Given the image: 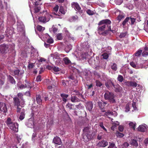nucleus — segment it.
<instances>
[{
	"label": "nucleus",
	"mask_w": 148,
	"mask_h": 148,
	"mask_svg": "<svg viewBox=\"0 0 148 148\" xmlns=\"http://www.w3.org/2000/svg\"><path fill=\"white\" fill-rule=\"evenodd\" d=\"M111 23V21H110L108 19H105L101 21L99 23V25H101L103 24H104V25L101 27H99L98 28V30L101 31H103L104 30L106 26H107V27H108V31H111L112 32H114V31L111 29L110 26V25Z\"/></svg>",
	"instance_id": "f257e3e1"
},
{
	"label": "nucleus",
	"mask_w": 148,
	"mask_h": 148,
	"mask_svg": "<svg viewBox=\"0 0 148 148\" xmlns=\"http://www.w3.org/2000/svg\"><path fill=\"white\" fill-rule=\"evenodd\" d=\"M104 96L105 99L108 100L111 103H115L116 101L114 99L115 96L113 93L108 91L106 92L104 94Z\"/></svg>",
	"instance_id": "f03ea898"
},
{
	"label": "nucleus",
	"mask_w": 148,
	"mask_h": 148,
	"mask_svg": "<svg viewBox=\"0 0 148 148\" xmlns=\"http://www.w3.org/2000/svg\"><path fill=\"white\" fill-rule=\"evenodd\" d=\"M11 46L5 44L0 45V51L2 53H7L9 51V49H10Z\"/></svg>",
	"instance_id": "7ed1b4c3"
},
{
	"label": "nucleus",
	"mask_w": 148,
	"mask_h": 148,
	"mask_svg": "<svg viewBox=\"0 0 148 148\" xmlns=\"http://www.w3.org/2000/svg\"><path fill=\"white\" fill-rule=\"evenodd\" d=\"M26 125L28 127L32 128L33 127L35 130L34 125L35 123L34 121V118L31 117L29 119L26 123Z\"/></svg>",
	"instance_id": "20e7f679"
},
{
	"label": "nucleus",
	"mask_w": 148,
	"mask_h": 148,
	"mask_svg": "<svg viewBox=\"0 0 148 148\" xmlns=\"http://www.w3.org/2000/svg\"><path fill=\"white\" fill-rule=\"evenodd\" d=\"M35 3L33 4V7H34V8L33 9V8L31 7V8H32V10L33 9L34 10V13H37L39 11L40 9V8L39 7H38L37 5L38 4L37 3V2H35ZM32 16L33 17V16L32 14V12L31 13Z\"/></svg>",
	"instance_id": "39448f33"
},
{
	"label": "nucleus",
	"mask_w": 148,
	"mask_h": 148,
	"mask_svg": "<svg viewBox=\"0 0 148 148\" xmlns=\"http://www.w3.org/2000/svg\"><path fill=\"white\" fill-rule=\"evenodd\" d=\"M0 110L3 112H6L7 109L5 104L3 102L0 103Z\"/></svg>",
	"instance_id": "423d86ee"
},
{
	"label": "nucleus",
	"mask_w": 148,
	"mask_h": 148,
	"mask_svg": "<svg viewBox=\"0 0 148 148\" xmlns=\"http://www.w3.org/2000/svg\"><path fill=\"white\" fill-rule=\"evenodd\" d=\"M64 56V55H60L57 53H55L54 54H51V57L53 58V59H58L61 57H63Z\"/></svg>",
	"instance_id": "0eeeda50"
},
{
	"label": "nucleus",
	"mask_w": 148,
	"mask_h": 148,
	"mask_svg": "<svg viewBox=\"0 0 148 148\" xmlns=\"http://www.w3.org/2000/svg\"><path fill=\"white\" fill-rule=\"evenodd\" d=\"M53 143L56 144L60 145L62 143L61 140L60 138L57 136L54 137L53 141Z\"/></svg>",
	"instance_id": "6e6552de"
},
{
	"label": "nucleus",
	"mask_w": 148,
	"mask_h": 148,
	"mask_svg": "<svg viewBox=\"0 0 148 148\" xmlns=\"http://www.w3.org/2000/svg\"><path fill=\"white\" fill-rule=\"evenodd\" d=\"M105 115L107 116L109 118V116L111 115H114L116 116L117 115V113L115 111L111 112L110 111H108L105 114Z\"/></svg>",
	"instance_id": "1a4fd4ad"
},
{
	"label": "nucleus",
	"mask_w": 148,
	"mask_h": 148,
	"mask_svg": "<svg viewBox=\"0 0 148 148\" xmlns=\"http://www.w3.org/2000/svg\"><path fill=\"white\" fill-rule=\"evenodd\" d=\"M107 103L106 102L103 101H99L98 102V106L101 109H103Z\"/></svg>",
	"instance_id": "9d476101"
},
{
	"label": "nucleus",
	"mask_w": 148,
	"mask_h": 148,
	"mask_svg": "<svg viewBox=\"0 0 148 148\" xmlns=\"http://www.w3.org/2000/svg\"><path fill=\"white\" fill-rule=\"evenodd\" d=\"M13 125H12V127L13 128V129H10L15 132H17L18 131V124L16 123H13Z\"/></svg>",
	"instance_id": "9b49d317"
},
{
	"label": "nucleus",
	"mask_w": 148,
	"mask_h": 148,
	"mask_svg": "<svg viewBox=\"0 0 148 148\" xmlns=\"http://www.w3.org/2000/svg\"><path fill=\"white\" fill-rule=\"evenodd\" d=\"M146 125L144 124L143 125H140L137 128V130L138 131L144 132L146 129Z\"/></svg>",
	"instance_id": "f8f14e48"
},
{
	"label": "nucleus",
	"mask_w": 148,
	"mask_h": 148,
	"mask_svg": "<svg viewBox=\"0 0 148 148\" xmlns=\"http://www.w3.org/2000/svg\"><path fill=\"white\" fill-rule=\"evenodd\" d=\"M39 37L43 40H47V39L50 38V36L47 34H46L43 35H42L41 36V35H39Z\"/></svg>",
	"instance_id": "ddd939ff"
},
{
	"label": "nucleus",
	"mask_w": 148,
	"mask_h": 148,
	"mask_svg": "<svg viewBox=\"0 0 148 148\" xmlns=\"http://www.w3.org/2000/svg\"><path fill=\"white\" fill-rule=\"evenodd\" d=\"M14 123L12 122L10 118H8L7 120V124L10 129H13L12 127V126L13 125V123Z\"/></svg>",
	"instance_id": "4468645a"
},
{
	"label": "nucleus",
	"mask_w": 148,
	"mask_h": 148,
	"mask_svg": "<svg viewBox=\"0 0 148 148\" xmlns=\"http://www.w3.org/2000/svg\"><path fill=\"white\" fill-rule=\"evenodd\" d=\"M31 56L38 57V51L34 49H33L31 50Z\"/></svg>",
	"instance_id": "2eb2a0df"
},
{
	"label": "nucleus",
	"mask_w": 148,
	"mask_h": 148,
	"mask_svg": "<svg viewBox=\"0 0 148 148\" xmlns=\"http://www.w3.org/2000/svg\"><path fill=\"white\" fill-rule=\"evenodd\" d=\"M108 145V143L105 141L103 140L99 142L98 144V145L101 147H104Z\"/></svg>",
	"instance_id": "dca6fc26"
},
{
	"label": "nucleus",
	"mask_w": 148,
	"mask_h": 148,
	"mask_svg": "<svg viewBox=\"0 0 148 148\" xmlns=\"http://www.w3.org/2000/svg\"><path fill=\"white\" fill-rule=\"evenodd\" d=\"M93 104L91 102H88L86 105V108L89 111H91L93 108Z\"/></svg>",
	"instance_id": "f3484780"
},
{
	"label": "nucleus",
	"mask_w": 148,
	"mask_h": 148,
	"mask_svg": "<svg viewBox=\"0 0 148 148\" xmlns=\"http://www.w3.org/2000/svg\"><path fill=\"white\" fill-rule=\"evenodd\" d=\"M113 86L115 88V91L116 92H121L122 91V88L119 85L115 86L113 84H112Z\"/></svg>",
	"instance_id": "a211bd4d"
},
{
	"label": "nucleus",
	"mask_w": 148,
	"mask_h": 148,
	"mask_svg": "<svg viewBox=\"0 0 148 148\" xmlns=\"http://www.w3.org/2000/svg\"><path fill=\"white\" fill-rule=\"evenodd\" d=\"M14 103L15 106L17 107L19 106H20V101L19 99L17 97H14Z\"/></svg>",
	"instance_id": "6ab92c4d"
},
{
	"label": "nucleus",
	"mask_w": 148,
	"mask_h": 148,
	"mask_svg": "<svg viewBox=\"0 0 148 148\" xmlns=\"http://www.w3.org/2000/svg\"><path fill=\"white\" fill-rule=\"evenodd\" d=\"M72 7L78 10H80L81 8L78 3H72Z\"/></svg>",
	"instance_id": "aec40b11"
},
{
	"label": "nucleus",
	"mask_w": 148,
	"mask_h": 148,
	"mask_svg": "<svg viewBox=\"0 0 148 148\" xmlns=\"http://www.w3.org/2000/svg\"><path fill=\"white\" fill-rule=\"evenodd\" d=\"M46 84L48 85V88L50 90H51L53 88V86H52L50 85V84H52V82L51 81L48 79L46 80Z\"/></svg>",
	"instance_id": "412c9836"
},
{
	"label": "nucleus",
	"mask_w": 148,
	"mask_h": 148,
	"mask_svg": "<svg viewBox=\"0 0 148 148\" xmlns=\"http://www.w3.org/2000/svg\"><path fill=\"white\" fill-rule=\"evenodd\" d=\"M39 21L43 23L47 22L49 21L45 17H40L38 18Z\"/></svg>",
	"instance_id": "4be33fe9"
},
{
	"label": "nucleus",
	"mask_w": 148,
	"mask_h": 148,
	"mask_svg": "<svg viewBox=\"0 0 148 148\" xmlns=\"http://www.w3.org/2000/svg\"><path fill=\"white\" fill-rule=\"evenodd\" d=\"M119 123L118 121H116L112 123V126L111 127V129L113 130H115L116 127L117 126L119 125Z\"/></svg>",
	"instance_id": "5701e85b"
},
{
	"label": "nucleus",
	"mask_w": 148,
	"mask_h": 148,
	"mask_svg": "<svg viewBox=\"0 0 148 148\" xmlns=\"http://www.w3.org/2000/svg\"><path fill=\"white\" fill-rule=\"evenodd\" d=\"M29 7L30 8V10L31 11V12H32V8H31V6H32V3L33 4H34L35 3V2H37L36 1V0H29Z\"/></svg>",
	"instance_id": "b1692460"
},
{
	"label": "nucleus",
	"mask_w": 148,
	"mask_h": 148,
	"mask_svg": "<svg viewBox=\"0 0 148 148\" xmlns=\"http://www.w3.org/2000/svg\"><path fill=\"white\" fill-rule=\"evenodd\" d=\"M63 60L66 64H69L71 63V62L69 58L66 57L63 59Z\"/></svg>",
	"instance_id": "393cba45"
},
{
	"label": "nucleus",
	"mask_w": 148,
	"mask_h": 148,
	"mask_svg": "<svg viewBox=\"0 0 148 148\" xmlns=\"http://www.w3.org/2000/svg\"><path fill=\"white\" fill-rule=\"evenodd\" d=\"M8 79L10 82L12 84H14L15 83V82L13 77L10 75L8 76Z\"/></svg>",
	"instance_id": "a878e982"
},
{
	"label": "nucleus",
	"mask_w": 148,
	"mask_h": 148,
	"mask_svg": "<svg viewBox=\"0 0 148 148\" xmlns=\"http://www.w3.org/2000/svg\"><path fill=\"white\" fill-rule=\"evenodd\" d=\"M36 100L38 103L39 105L41 104L42 100L40 99V97L39 95H37L36 97Z\"/></svg>",
	"instance_id": "bb28decb"
},
{
	"label": "nucleus",
	"mask_w": 148,
	"mask_h": 148,
	"mask_svg": "<svg viewBox=\"0 0 148 148\" xmlns=\"http://www.w3.org/2000/svg\"><path fill=\"white\" fill-rule=\"evenodd\" d=\"M72 48V46L71 45L69 44L65 48V50L66 53H68Z\"/></svg>",
	"instance_id": "cd10ccee"
},
{
	"label": "nucleus",
	"mask_w": 148,
	"mask_h": 148,
	"mask_svg": "<svg viewBox=\"0 0 148 148\" xmlns=\"http://www.w3.org/2000/svg\"><path fill=\"white\" fill-rule=\"evenodd\" d=\"M131 143L132 145L134 146L137 147L138 146V144L137 142L135 140H132L131 141Z\"/></svg>",
	"instance_id": "c85d7f7f"
},
{
	"label": "nucleus",
	"mask_w": 148,
	"mask_h": 148,
	"mask_svg": "<svg viewBox=\"0 0 148 148\" xmlns=\"http://www.w3.org/2000/svg\"><path fill=\"white\" fill-rule=\"evenodd\" d=\"M59 6L58 5H56V6L53 9L54 12L53 13L54 14L56 15H58V14L57 13V12L58 10Z\"/></svg>",
	"instance_id": "c756f323"
},
{
	"label": "nucleus",
	"mask_w": 148,
	"mask_h": 148,
	"mask_svg": "<svg viewBox=\"0 0 148 148\" xmlns=\"http://www.w3.org/2000/svg\"><path fill=\"white\" fill-rule=\"evenodd\" d=\"M131 106V104L130 103L127 104L125 106V112H128L130 110V107Z\"/></svg>",
	"instance_id": "7c9ffc66"
},
{
	"label": "nucleus",
	"mask_w": 148,
	"mask_h": 148,
	"mask_svg": "<svg viewBox=\"0 0 148 148\" xmlns=\"http://www.w3.org/2000/svg\"><path fill=\"white\" fill-rule=\"evenodd\" d=\"M37 29L39 32H42L45 30V28L40 25H38L37 26Z\"/></svg>",
	"instance_id": "2f4dec72"
},
{
	"label": "nucleus",
	"mask_w": 148,
	"mask_h": 148,
	"mask_svg": "<svg viewBox=\"0 0 148 148\" xmlns=\"http://www.w3.org/2000/svg\"><path fill=\"white\" fill-rule=\"evenodd\" d=\"M79 99L75 96H72L71 97V100L73 102L78 101Z\"/></svg>",
	"instance_id": "473e14b6"
},
{
	"label": "nucleus",
	"mask_w": 148,
	"mask_h": 148,
	"mask_svg": "<svg viewBox=\"0 0 148 148\" xmlns=\"http://www.w3.org/2000/svg\"><path fill=\"white\" fill-rule=\"evenodd\" d=\"M124 17V15L123 14H119L117 16V20H119V22Z\"/></svg>",
	"instance_id": "72a5a7b5"
},
{
	"label": "nucleus",
	"mask_w": 148,
	"mask_h": 148,
	"mask_svg": "<svg viewBox=\"0 0 148 148\" xmlns=\"http://www.w3.org/2000/svg\"><path fill=\"white\" fill-rule=\"evenodd\" d=\"M130 65L133 67L136 68L138 69L139 68V66L137 65H136L134 62H131L130 63Z\"/></svg>",
	"instance_id": "f704fd0d"
},
{
	"label": "nucleus",
	"mask_w": 148,
	"mask_h": 148,
	"mask_svg": "<svg viewBox=\"0 0 148 148\" xmlns=\"http://www.w3.org/2000/svg\"><path fill=\"white\" fill-rule=\"evenodd\" d=\"M65 31V34H66V36H68V37L70 39V40H71V39L73 40H74V38L73 37H70V34L68 32V31L67 30H66Z\"/></svg>",
	"instance_id": "c9c22d12"
},
{
	"label": "nucleus",
	"mask_w": 148,
	"mask_h": 148,
	"mask_svg": "<svg viewBox=\"0 0 148 148\" xmlns=\"http://www.w3.org/2000/svg\"><path fill=\"white\" fill-rule=\"evenodd\" d=\"M25 115L24 112L23 111L22 112L19 117V119L21 120H23L24 118Z\"/></svg>",
	"instance_id": "e433bc0d"
},
{
	"label": "nucleus",
	"mask_w": 148,
	"mask_h": 148,
	"mask_svg": "<svg viewBox=\"0 0 148 148\" xmlns=\"http://www.w3.org/2000/svg\"><path fill=\"white\" fill-rule=\"evenodd\" d=\"M136 124L135 123L133 122H130L129 123L130 126L133 128L134 130L136 128Z\"/></svg>",
	"instance_id": "4c0bfd02"
},
{
	"label": "nucleus",
	"mask_w": 148,
	"mask_h": 148,
	"mask_svg": "<svg viewBox=\"0 0 148 148\" xmlns=\"http://www.w3.org/2000/svg\"><path fill=\"white\" fill-rule=\"evenodd\" d=\"M60 58L57 59V60L56 61V64L57 65H60L62 62V60Z\"/></svg>",
	"instance_id": "58836bf2"
},
{
	"label": "nucleus",
	"mask_w": 148,
	"mask_h": 148,
	"mask_svg": "<svg viewBox=\"0 0 148 148\" xmlns=\"http://www.w3.org/2000/svg\"><path fill=\"white\" fill-rule=\"evenodd\" d=\"M59 11L62 14H65L66 10H64L62 6H60V8Z\"/></svg>",
	"instance_id": "ea45409f"
},
{
	"label": "nucleus",
	"mask_w": 148,
	"mask_h": 148,
	"mask_svg": "<svg viewBox=\"0 0 148 148\" xmlns=\"http://www.w3.org/2000/svg\"><path fill=\"white\" fill-rule=\"evenodd\" d=\"M25 82L26 83V84H25L26 88H31L32 86H31L30 84L26 80H25Z\"/></svg>",
	"instance_id": "a19ab883"
},
{
	"label": "nucleus",
	"mask_w": 148,
	"mask_h": 148,
	"mask_svg": "<svg viewBox=\"0 0 148 148\" xmlns=\"http://www.w3.org/2000/svg\"><path fill=\"white\" fill-rule=\"evenodd\" d=\"M111 69L114 71H116L117 69L116 65V64L113 63L112 65H111Z\"/></svg>",
	"instance_id": "79ce46f5"
},
{
	"label": "nucleus",
	"mask_w": 148,
	"mask_h": 148,
	"mask_svg": "<svg viewBox=\"0 0 148 148\" xmlns=\"http://www.w3.org/2000/svg\"><path fill=\"white\" fill-rule=\"evenodd\" d=\"M130 19V18H126L123 22L122 25H123V26H124L125 25L126 23Z\"/></svg>",
	"instance_id": "37998d69"
},
{
	"label": "nucleus",
	"mask_w": 148,
	"mask_h": 148,
	"mask_svg": "<svg viewBox=\"0 0 148 148\" xmlns=\"http://www.w3.org/2000/svg\"><path fill=\"white\" fill-rule=\"evenodd\" d=\"M57 38L58 40H61L63 38V36L61 33H59L57 34Z\"/></svg>",
	"instance_id": "c03bdc74"
},
{
	"label": "nucleus",
	"mask_w": 148,
	"mask_h": 148,
	"mask_svg": "<svg viewBox=\"0 0 148 148\" xmlns=\"http://www.w3.org/2000/svg\"><path fill=\"white\" fill-rule=\"evenodd\" d=\"M86 12L89 15H92L94 14V12L93 11L88 9L86 11Z\"/></svg>",
	"instance_id": "a18cd8bd"
},
{
	"label": "nucleus",
	"mask_w": 148,
	"mask_h": 148,
	"mask_svg": "<svg viewBox=\"0 0 148 148\" xmlns=\"http://www.w3.org/2000/svg\"><path fill=\"white\" fill-rule=\"evenodd\" d=\"M114 2L117 5H120L123 2L122 0H115Z\"/></svg>",
	"instance_id": "49530a36"
},
{
	"label": "nucleus",
	"mask_w": 148,
	"mask_h": 148,
	"mask_svg": "<svg viewBox=\"0 0 148 148\" xmlns=\"http://www.w3.org/2000/svg\"><path fill=\"white\" fill-rule=\"evenodd\" d=\"M53 70L54 72H58L60 71L61 69H59L58 67H55L53 69Z\"/></svg>",
	"instance_id": "de8ad7c7"
},
{
	"label": "nucleus",
	"mask_w": 148,
	"mask_h": 148,
	"mask_svg": "<svg viewBox=\"0 0 148 148\" xmlns=\"http://www.w3.org/2000/svg\"><path fill=\"white\" fill-rule=\"evenodd\" d=\"M123 77L121 75H119L117 78V79L120 82H121L123 80Z\"/></svg>",
	"instance_id": "09e8293b"
},
{
	"label": "nucleus",
	"mask_w": 148,
	"mask_h": 148,
	"mask_svg": "<svg viewBox=\"0 0 148 148\" xmlns=\"http://www.w3.org/2000/svg\"><path fill=\"white\" fill-rule=\"evenodd\" d=\"M34 66V64L33 63H30L29 64L28 66V68L29 69H30L33 68Z\"/></svg>",
	"instance_id": "8fccbe9b"
},
{
	"label": "nucleus",
	"mask_w": 148,
	"mask_h": 148,
	"mask_svg": "<svg viewBox=\"0 0 148 148\" xmlns=\"http://www.w3.org/2000/svg\"><path fill=\"white\" fill-rule=\"evenodd\" d=\"M47 42L50 44L53 43V40L52 38H51L50 37V38H49L47 39Z\"/></svg>",
	"instance_id": "3c124183"
},
{
	"label": "nucleus",
	"mask_w": 148,
	"mask_h": 148,
	"mask_svg": "<svg viewBox=\"0 0 148 148\" xmlns=\"http://www.w3.org/2000/svg\"><path fill=\"white\" fill-rule=\"evenodd\" d=\"M102 56H103V58L105 59H107L108 57V55L107 53H105L103 54Z\"/></svg>",
	"instance_id": "603ef678"
},
{
	"label": "nucleus",
	"mask_w": 148,
	"mask_h": 148,
	"mask_svg": "<svg viewBox=\"0 0 148 148\" xmlns=\"http://www.w3.org/2000/svg\"><path fill=\"white\" fill-rule=\"evenodd\" d=\"M116 136L118 137H122L124 136V134L119 132H117L116 133Z\"/></svg>",
	"instance_id": "864d4df0"
},
{
	"label": "nucleus",
	"mask_w": 148,
	"mask_h": 148,
	"mask_svg": "<svg viewBox=\"0 0 148 148\" xmlns=\"http://www.w3.org/2000/svg\"><path fill=\"white\" fill-rule=\"evenodd\" d=\"M127 35L126 32L121 33L119 35V37L121 38L125 37Z\"/></svg>",
	"instance_id": "5fc2aeb1"
},
{
	"label": "nucleus",
	"mask_w": 148,
	"mask_h": 148,
	"mask_svg": "<svg viewBox=\"0 0 148 148\" xmlns=\"http://www.w3.org/2000/svg\"><path fill=\"white\" fill-rule=\"evenodd\" d=\"M137 85V84L136 82H131V86L133 87H136Z\"/></svg>",
	"instance_id": "6e6d98bb"
},
{
	"label": "nucleus",
	"mask_w": 148,
	"mask_h": 148,
	"mask_svg": "<svg viewBox=\"0 0 148 148\" xmlns=\"http://www.w3.org/2000/svg\"><path fill=\"white\" fill-rule=\"evenodd\" d=\"M73 105L71 103H68L66 105V108H68L69 110H71L72 109V106Z\"/></svg>",
	"instance_id": "4d7b16f0"
},
{
	"label": "nucleus",
	"mask_w": 148,
	"mask_h": 148,
	"mask_svg": "<svg viewBox=\"0 0 148 148\" xmlns=\"http://www.w3.org/2000/svg\"><path fill=\"white\" fill-rule=\"evenodd\" d=\"M142 52V51L141 50H139L137 51L135 54V56H138L141 54V53Z\"/></svg>",
	"instance_id": "13d9d810"
},
{
	"label": "nucleus",
	"mask_w": 148,
	"mask_h": 148,
	"mask_svg": "<svg viewBox=\"0 0 148 148\" xmlns=\"http://www.w3.org/2000/svg\"><path fill=\"white\" fill-rule=\"evenodd\" d=\"M99 126L102 129H103L104 130H105V131H107V130L106 129L104 126L103 123L102 122H101L100 123Z\"/></svg>",
	"instance_id": "bf43d9fd"
},
{
	"label": "nucleus",
	"mask_w": 148,
	"mask_h": 148,
	"mask_svg": "<svg viewBox=\"0 0 148 148\" xmlns=\"http://www.w3.org/2000/svg\"><path fill=\"white\" fill-rule=\"evenodd\" d=\"M129 146V144L127 142H125L122 145V148L123 147L124 148H127Z\"/></svg>",
	"instance_id": "052dcab7"
},
{
	"label": "nucleus",
	"mask_w": 148,
	"mask_h": 148,
	"mask_svg": "<svg viewBox=\"0 0 148 148\" xmlns=\"http://www.w3.org/2000/svg\"><path fill=\"white\" fill-rule=\"evenodd\" d=\"M78 18V17L77 16H72L71 18V21H76Z\"/></svg>",
	"instance_id": "680f3d73"
},
{
	"label": "nucleus",
	"mask_w": 148,
	"mask_h": 148,
	"mask_svg": "<svg viewBox=\"0 0 148 148\" xmlns=\"http://www.w3.org/2000/svg\"><path fill=\"white\" fill-rule=\"evenodd\" d=\"M142 55L144 57H146L148 56V52H147L146 51H144L142 53Z\"/></svg>",
	"instance_id": "e2e57ef3"
},
{
	"label": "nucleus",
	"mask_w": 148,
	"mask_h": 148,
	"mask_svg": "<svg viewBox=\"0 0 148 148\" xmlns=\"http://www.w3.org/2000/svg\"><path fill=\"white\" fill-rule=\"evenodd\" d=\"M96 85L98 86H101L102 85V84L99 81L97 80L96 81Z\"/></svg>",
	"instance_id": "0e129e2a"
},
{
	"label": "nucleus",
	"mask_w": 148,
	"mask_h": 148,
	"mask_svg": "<svg viewBox=\"0 0 148 148\" xmlns=\"http://www.w3.org/2000/svg\"><path fill=\"white\" fill-rule=\"evenodd\" d=\"M17 139L18 143H20L21 139L22 137L20 135H17L16 136Z\"/></svg>",
	"instance_id": "69168bd1"
},
{
	"label": "nucleus",
	"mask_w": 148,
	"mask_h": 148,
	"mask_svg": "<svg viewBox=\"0 0 148 148\" xmlns=\"http://www.w3.org/2000/svg\"><path fill=\"white\" fill-rule=\"evenodd\" d=\"M130 19L131 22V24H133L135 21V18H130Z\"/></svg>",
	"instance_id": "338daca9"
},
{
	"label": "nucleus",
	"mask_w": 148,
	"mask_h": 148,
	"mask_svg": "<svg viewBox=\"0 0 148 148\" xmlns=\"http://www.w3.org/2000/svg\"><path fill=\"white\" fill-rule=\"evenodd\" d=\"M115 147V144L114 143H111L110 144V145L108 148H113Z\"/></svg>",
	"instance_id": "774afa93"
}]
</instances>
